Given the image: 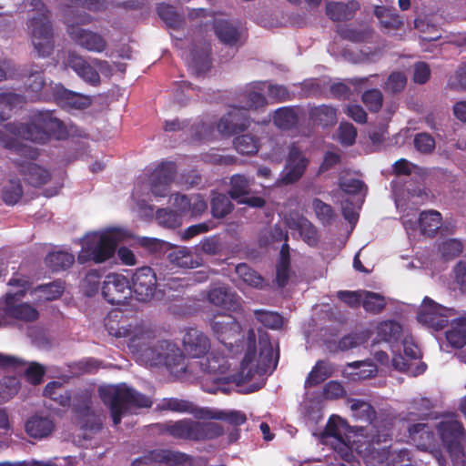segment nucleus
<instances>
[{
  "mask_svg": "<svg viewBox=\"0 0 466 466\" xmlns=\"http://www.w3.org/2000/svg\"><path fill=\"white\" fill-rule=\"evenodd\" d=\"M62 13L66 25V33L78 46L90 52L102 53L106 48V41L99 34L86 30L81 25L92 22V16L85 10L98 11L103 0H65Z\"/></svg>",
  "mask_w": 466,
  "mask_h": 466,
  "instance_id": "obj_1",
  "label": "nucleus"
},
{
  "mask_svg": "<svg viewBox=\"0 0 466 466\" xmlns=\"http://www.w3.org/2000/svg\"><path fill=\"white\" fill-rule=\"evenodd\" d=\"M4 127L22 139L39 144H45L50 138L66 140L78 130L75 124L66 125L50 110L35 112L28 123H6Z\"/></svg>",
  "mask_w": 466,
  "mask_h": 466,
  "instance_id": "obj_2",
  "label": "nucleus"
},
{
  "mask_svg": "<svg viewBox=\"0 0 466 466\" xmlns=\"http://www.w3.org/2000/svg\"><path fill=\"white\" fill-rule=\"evenodd\" d=\"M279 359V350L275 352L268 333L259 335V354L256 360V334L253 329L247 333V350L240 363L238 374L239 383L250 381L257 375L264 376L272 372Z\"/></svg>",
  "mask_w": 466,
  "mask_h": 466,
  "instance_id": "obj_3",
  "label": "nucleus"
},
{
  "mask_svg": "<svg viewBox=\"0 0 466 466\" xmlns=\"http://www.w3.org/2000/svg\"><path fill=\"white\" fill-rule=\"evenodd\" d=\"M158 431L177 440L201 441L218 438L223 435V427L212 421H197L192 419L169 420L156 424Z\"/></svg>",
  "mask_w": 466,
  "mask_h": 466,
  "instance_id": "obj_4",
  "label": "nucleus"
},
{
  "mask_svg": "<svg viewBox=\"0 0 466 466\" xmlns=\"http://www.w3.org/2000/svg\"><path fill=\"white\" fill-rule=\"evenodd\" d=\"M100 397L103 402L109 406L115 426L121 422L123 414L130 408H149L152 405L150 398L126 384L101 389Z\"/></svg>",
  "mask_w": 466,
  "mask_h": 466,
  "instance_id": "obj_5",
  "label": "nucleus"
},
{
  "mask_svg": "<svg viewBox=\"0 0 466 466\" xmlns=\"http://www.w3.org/2000/svg\"><path fill=\"white\" fill-rule=\"evenodd\" d=\"M350 410L352 417L360 422H365L372 426L374 431H371L370 436H367L365 441L364 451L368 455L374 453L380 454V451H384L385 447H380L382 443H386L390 440V429L383 426L379 430L377 413L374 407L368 401L362 400H351Z\"/></svg>",
  "mask_w": 466,
  "mask_h": 466,
  "instance_id": "obj_6",
  "label": "nucleus"
},
{
  "mask_svg": "<svg viewBox=\"0 0 466 466\" xmlns=\"http://www.w3.org/2000/svg\"><path fill=\"white\" fill-rule=\"evenodd\" d=\"M122 233L118 228H110L100 235L95 234L89 238L81 251L77 261L85 264L88 261L103 263L114 257Z\"/></svg>",
  "mask_w": 466,
  "mask_h": 466,
  "instance_id": "obj_7",
  "label": "nucleus"
},
{
  "mask_svg": "<svg viewBox=\"0 0 466 466\" xmlns=\"http://www.w3.org/2000/svg\"><path fill=\"white\" fill-rule=\"evenodd\" d=\"M105 328L108 334L116 338H127L128 346L137 350H142L146 345L141 341L145 337H149V332L137 321L130 319L121 309L111 310L104 320Z\"/></svg>",
  "mask_w": 466,
  "mask_h": 466,
  "instance_id": "obj_8",
  "label": "nucleus"
},
{
  "mask_svg": "<svg viewBox=\"0 0 466 466\" xmlns=\"http://www.w3.org/2000/svg\"><path fill=\"white\" fill-rule=\"evenodd\" d=\"M31 41L37 55L41 57L49 56L55 47L54 32L50 21L49 11L41 9L27 22Z\"/></svg>",
  "mask_w": 466,
  "mask_h": 466,
  "instance_id": "obj_9",
  "label": "nucleus"
},
{
  "mask_svg": "<svg viewBox=\"0 0 466 466\" xmlns=\"http://www.w3.org/2000/svg\"><path fill=\"white\" fill-rule=\"evenodd\" d=\"M214 336L231 353L238 351V343L242 341L240 323L229 314H217L209 319Z\"/></svg>",
  "mask_w": 466,
  "mask_h": 466,
  "instance_id": "obj_10",
  "label": "nucleus"
},
{
  "mask_svg": "<svg viewBox=\"0 0 466 466\" xmlns=\"http://www.w3.org/2000/svg\"><path fill=\"white\" fill-rule=\"evenodd\" d=\"M455 314L453 309L443 307L431 298L425 297L417 314V319L427 327L441 330L448 325L450 318Z\"/></svg>",
  "mask_w": 466,
  "mask_h": 466,
  "instance_id": "obj_11",
  "label": "nucleus"
},
{
  "mask_svg": "<svg viewBox=\"0 0 466 466\" xmlns=\"http://www.w3.org/2000/svg\"><path fill=\"white\" fill-rule=\"evenodd\" d=\"M101 293L112 305L125 304L131 298L130 281L122 274L109 273L103 282Z\"/></svg>",
  "mask_w": 466,
  "mask_h": 466,
  "instance_id": "obj_12",
  "label": "nucleus"
},
{
  "mask_svg": "<svg viewBox=\"0 0 466 466\" xmlns=\"http://www.w3.org/2000/svg\"><path fill=\"white\" fill-rule=\"evenodd\" d=\"M157 281L156 273L150 267L137 268L130 281L131 294L134 293L138 301H149L155 295Z\"/></svg>",
  "mask_w": 466,
  "mask_h": 466,
  "instance_id": "obj_13",
  "label": "nucleus"
},
{
  "mask_svg": "<svg viewBox=\"0 0 466 466\" xmlns=\"http://www.w3.org/2000/svg\"><path fill=\"white\" fill-rule=\"evenodd\" d=\"M20 300L21 299L15 298L12 292H7L4 301H0V310L5 317L18 321L28 323L37 320L39 312L36 308Z\"/></svg>",
  "mask_w": 466,
  "mask_h": 466,
  "instance_id": "obj_14",
  "label": "nucleus"
},
{
  "mask_svg": "<svg viewBox=\"0 0 466 466\" xmlns=\"http://www.w3.org/2000/svg\"><path fill=\"white\" fill-rule=\"evenodd\" d=\"M438 431L451 456L457 458L463 456L461 441L464 440L466 432L461 422L458 420L441 421L438 424Z\"/></svg>",
  "mask_w": 466,
  "mask_h": 466,
  "instance_id": "obj_15",
  "label": "nucleus"
},
{
  "mask_svg": "<svg viewBox=\"0 0 466 466\" xmlns=\"http://www.w3.org/2000/svg\"><path fill=\"white\" fill-rule=\"evenodd\" d=\"M177 175V165L173 161H162L149 177L150 191L156 198H165Z\"/></svg>",
  "mask_w": 466,
  "mask_h": 466,
  "instance_id": "obj_16",
  "label": "nucleus"
},
{
  "mask_svg": "<svg viewBox=\"0 0 466 466\" xmlns=\"http://www.w3.org/2000/svg\"><path fill=\"white\" fill-rule=\"evenodd\" d=\"M51 92L55 103L62 109L84 110L92 105L90 96L69 90L61 84L52 86Z\"/></svg>",
  "mask_w": 466,
  "mask_h": 466,
  "instance_id": "obj_17",
  "label": "nucleus"
},
{
  "mask_svg": "<svg viewBox=\"0 0 466 466\" xmlns=\"http://www.w3.org/2000/svg\"><path fill=\"white\" fill-rule=\"evenodd\" d=\"M187 461V455L170 450H154L135 459L131 466H179Z\"/></svg>",
  "mask_w": 466,
  "mask_h": 466,
  "instance_id": "obj_18",
  "label": "nucleus"
},
{
  "mask_svg": "<svg viewBox=\"0 0 466 466\" xmlns=\"http://www.w3.org/2000/svg\"><path fill=\"white\" fill-rule=\"evenodd\" d=\"M250 125V117L245 109L233 106L231 109L221 116L218 124V130L220 134L231 137L244 132Z\"/></svg>",
  "mask_w": 466,
  "mask_h": 466,
  "instance_id": "obj_19",
  "label": "nucleus"
},
{
  "mask_svg": "<svg viewBox=\"0 0 466 466\" xmlns=\"http://www.w3.org/2000/svg\"><path fill=\"white\" fill-rule=\"evenodd\" d=\"M309 160L302 156L299 147L292 145L289 148V156L279 181L283 185H290L300 179L304 175Z\"/></svg>",
  "mask_w": 466,
  "mask_h": 466,
  "instance_id": "obj_20",
  "label": "nucleus"
},
{
  "mask_svg": "<svg viewBox=\"0 0 466 466\" xmlns=\"http://www.w3.org/2000/svg\"><path fill=\"white\" fill-rule=\"evenodd\" d=\"M7 118L8 116L0 112V143L4 147L13 150L17 155L24 157L28 160H35L39 156L38 149L23 144L18 140V138H22L21 137L13 135L7 131L4 127L5 125L4 122L6 121Z\"/></svg>",
  "mask_w": 466,
  "mask_h": 466,
  "instance_id": "obj_21",
  "label": "nucleus"
},
{
  "mask_svg": "<svg viewBox=\"0 0 466 466\" xmlns=\"http://www.w3.org/2000/svg\"><path fill=\"white\" fill-rule=\"evenodd\" d=\"M207 299L210 304L230 312H239L242 308L240 298L226 286L210 288Z\"/></svg>",
  "mask_w": 466,
  "mask_h": 466,
  "instance_id": "obj_22",
  "label": "nucleus"
},
{
  "mask_svg": "<svg viewBox=\"0 0 466 466\" xmlns=\"http://www.w3.org/2000/svg\"><path fill=\"white\" fill-rule=\"evenodd\" d=\"M215 35L221 43L228 46L244 44L243 30L227 19H215L213 22Z\"/></svg>",
  "mask_w": 466,
  "mask_h": 466,
  "instance_id": "obj_23",
  "label": "nucleus"
},
{
  "mask_svg": "<svg viewBox=\"0 0 466 466\" xmlns=\"http://www.w3.org/2000/svg\"><path fill=\"white\" fill-rule=\"evenodd\" d=\"M184 350L191 358H202L210 349L209 339L197 329H188L183 338Z\"/></svg>",
  "mask_w": 466,
  "mask_h": 466,
  "instance_id": "obj_24",
  "label": "nucleus"
},
{
  "mask_svg": "<svg viewBox=\"0 0 466 466\" xmlns=\"http://www.w3.org/2000/svg\"><path fill=\"white\" fill-rule=\"evenodd\" d=\"M68 66L86 84L92 86L100 85L101 79L98 72L83 57L75 55L70 56L68 58Z\"/></svg>",
  "mask_w": 466,
  "mask_h": 466,
  "instance_id": "obj_25",
  "label": "nucleus"
},
{
  "mask_svg": "<svg viewBox=\"0 0 466 466\" xmlns=\"http://www.w3.org/2000/svg\"><path fill=\"white\" fill-rule=\"evenodd\" d=\"M360 7L357 0H350L347 3L329 2L326 5V14L332 21H348L354 17Z\"/></svg>",
  "mask_w": 466,
  "mask_h": 466,
  "instance_id": "obj_26",
  "label": "nucleus"
},
{
  "mask_svg": "<svg viewBox=\"0 0 466 466\" xmlns=\"http://www.w3.org/2000/svg\"><path fill=\"white\" fill-rule=\"evenodd\" d=\"M20 167L19 172L26 182L33 187L45 185L50 179L49 172L42 167L31 161L16 162Z\"/></svg>",
  "mask_w": 466,
  "mask_h": 466,
  "instance_id": "obj_27",
  "label": "nucleus"
},
{
  "mask_svg": "<svg viewBox=\"0 0 466 466\" xmlns=\"http://www.w3.org/2000/svg\"><path fill=\"white\" fill-rule=\"evenodd\" d=\"M409 437L416 444V446L426 451L434 445L435 434L428 423L412 424L408 428Z\"/></svg>",
  "mask_w": 466,
  "mask_h": 466,
  "instance_id": "obj_28",
  "label": "nucleus"
},
{
  "mask_svg": "<svg viewBox=\"0 0 466 466\" xmlns=\"http://www.w3.org/2000/svg\"><path fill=\"white\" fill-rule=\"evenodd\" d=\"M333 371L334 369L329 361L321 360H318L307 376L304 387L309 389L319 385L328 378L332 376Z\"/></svg>",
  "mask_w": 466,
  "mask_h": 466,
  "instance_id": "obj_29",
  "label": "nucleus"
},
{
  "mask_svg": "<svg viewBox=\"0 0 466 466\" xmlns=\"http://www.w3.org/2000/svg\"><path fill=\"white\" fill-rule=\"evenodd\" d=\"M147 331L149 332V337H145L143 339H141V341L146 343L141 351H145L146 356L152 361L160 364L162 362L160 360V356L163 355L162 353L168 354L170 351H172L176 345L166 339L157 340V343L151 344L149 341V339L151 338V331Z\"/></svg>",
  "mask_w": 466,
  "mask_h": 466,
  "instance_id": "obj_30",
  "label": "nucleus"
},
{
  "mask_svg": "<svg viewBox=\"0 0 466 466\" xmlns=\"http://www.w3.org/2000/svg\"><path fill=\"white\" fill-rule=\"evenodd\" d=\"M374 15L384 30H397L403 25V21L397 14L396 9L376 5Z\"/></svg>",
  "mask_w": 466,
  "mask_h": 466,
  "instance_id": "obj_31",
  "label": "nucleus"
},
{
  "mask_svg": "<svg viewBox=\"0 0 466 466\" xmlns=\"http://www.w3.org/2000/svg\"><path fill=\"white\" fill-rule=\"evenodd\" d=\"M442 217L437 210L422 211L419 217L420 228L422 235L434 237L441 226Z\"/></svg>",
  "mask_w": 466,
  "mask_h": 466,
  "instance_id": "obj_32",
  "label": "nucleus"
},
{
  "mask_svg": "<svg viewBox=\"0 0 466 466\" xmlns=\"http://www.w3.org/2000/svg\"><path fill=\"white\" fill-rule=\"evenodd\" d=\"M53 421L47 417L33 416L25 423V431L33 438H44L54 430Z\"/></svg>",
  "mask_w": 466,
  "mask_h": 466,
  "instance_id": "obj_33",
  "label": "nucleus"
},
{
  "mask_svg": "<svg viewBox=\"0 0 466 466\" xmlns=\"http://www.w3.org/2000/svg\"><path fill=\"white\" fill-rule=\"evenodd\" d=\"M200 369L208 374H225L229 369V363L226 357L210 353L199 361Z\"/></svg>",
  "mask_w": 466,
  "mask_h": 466,
  "instance_id": "obj_34",
  "label": "nucleus"
},
{
  "mask_svg": "<svg viewBox=\"0 0 466 466\" xmlns=\"http://www.w3.org/2000/svg\"><path fill=\"white\" fill-rule=\"evenodd\" d=\"M75 262V256L66 251L49 252L45 263L53 272H59L68 269Z\"/></svg>",
  "mask_w": 466,
  "mask_h": 466,
  "instance_id": "obj_35",
  "label": "nucleus"
},
{
  "mask_svg": "<svg viewBox=\"0 0 466 466\" xmlns=\"http://www.w3.org/2000/svg\"><path fill=\"white\" fill-rule=\"evenodd\" d=\"M402 333L400 324L395 320H384L378 324L376 334L379 340L388 343L397 342Z\"/></svg>",
  "mask_w": 466,
  "mask_h": 466,
  "instance_id": "obj_36",
  "label": "nucleus"
},
{
  "mask_svg": "<svg viewBox=\"0 0 466 466\" xmlns=\"http://www.w3.org/2000/svg\"><path fill=\"white\" fill-rule=\"evenodd\" d=\"M309 116L314 125L326 127L336 123V109L326 105L314 106L309 110Z\"/></svg>",
  "mask_w": 466,
  "mask_h": 466,
  "instance_id": "obj_37",
  "label": "nucleus"
},
{
  "mask_svg": "<svg viewBox=\"0 0 466 466\" xmlns=\"http://www.w3.org/2000/svg\"><path fill=\"white\" fill-rule=\"evenodd\" d=\"M200 418L221 420L233 426H240L247 421L246 414L240 410L212 411L208 409H200Z\"/></svg>",
  "mask_w": 466,
  "mask_h": 466,
  "instance_id": "obj_38",
  "label": "nucleus"
},
{
  "mask_svg": "<svg viewBox=\"0 0 466 466\" xmlns=\"http://www.w3.org/2000/svg\"><path fill=\"white\" fill-rule=\"evenodd\" d=\"M43 395L62 407L69 406L71 396L69 391L59 381L48 382L43 391Z\"/></svg>",
  "mask_w": 466,
  "mask_h": 466,
  "instance_id": "obj_39",
  "label": "nucleus"
},
{
  "mask_svg": "<svg viewBox=\"0 0 466 466\" xmlns=\"http://www.w3.org/2000/svg\"><path fill=\"white\" fill-rule=\"evenodd\" d=\"M24 195L21 180L17 177L9 178L2 187L1 198L5 204L14 206Z\"/></svg>",
  "mask_w": 466,
  "mask_h": 466,
  "instance_id": "obj_40",
  "label": "nucleus"
},
{
  "mask_svg": "<svg viewBox=\"0 0 466 466\" xmlns=\"http://www.w3.org/2000/svg\"><path fill=\"white\" fill-rule=\"evenodd\" d=\"M157 409L160 410L191 413L195 414L197 417H200L201 414L200 410L198 412L196 411L197 408L192 402L177 398L163 399L162 401L157 404Z\"/></svg>",
  "mask_w": 466,
  "mask_h": 466,
  "instance_id": "obj_41",
  "label": "nucleus"
},
{
  "mask_svg": "<svg viewBox=\"0 0 466 466\" xmlns=\"http://www.w3.org/2000/svg\"><path fill=\"white\" fill-rule=\"evenodd\" d=\"M446 339L456 349L466 345V316L458 318L454 321L452 329L446 332Z\"/></svg>",
  "mask_w": 466,
  "mask_h": 466,
  "instance_id": "obj_42",
  "label": "nucleus"
},
{
  "mask_svg": "<svg viewBox=\"0 0 466 466\" xmlns=\"http://www.w3.org/2000/svg\"><path fill=\"white\" fill-rule=\"evenodd\" d=\"M233 204L230 198L222 193L213 195L210 201L211 214L216 218H223L233 210Z\"/></svg>",
  "mask_w": 466,
  "mask_h": 466,
  "instance_id": "obj_43",
  "label": "nucleus"
},
{
  "mask_svg": "<svg viewBox=\"0 0 466 466\" xmlns=\"http://www.w3.org/2000/svg\"><path fill=\"white\" fill-rule=\"evenodd\" d=\"M229 198L237 202L250 192L249 180L246 176L236 174L230 177Z\"/></svg>",
  "mask_w": 466,
  "mask_h": 466,
  "instance_id": "obj_44",
  "label": "nucleus"
},
{
  "mask_svg": "<svg viewBox=\"0 0 466 466\" xmlns=\"http://www.w3.org/2000/svg\"><path fill=\"white\" fill-rule=\"evenodd\" d=\"M162 354L163 355L160 356V360H162L160 364H164L171 372L186 371L185 356L177 347L175 346L168 354Z\"/></svg>",
  "mask_w": 466,
  "mask_h": 466,
  "instance_id": "obj_45",
  "label": "nucleus"
},
{
  "mask_svg": "<svg viewBox=\"0 0 466 466\" xmlns=\"http://www.w3.org/2000/svg\"><path fill=\"white\" fill-rule=\"evenodd\" d=\"M298 123V116L294 108L284 106L277 109L274 115V124L283 130L293 128Z\"/></svg>",
  "mask_w": 466,
  "mask_h": 466,
  "instance_id": "obj_46",
  "label": "nucleus"
},
{
  "mask_svg": "<svg viewBox=\"0 0 466 466\" xmlns=\"http://www.w3.org/2000/svg\"><path fill=\"white\" fill-rule=\"evenodd\" d=\"M21 388L20 380L14 376H6L0 380V404L12 400Z\"/></svg>",
  "mask_w": 466,
  "mask_h": 466,
  "instance_id": "obj_47",
  "label": "nucleus"
},
{
  "mask_svg": "<svg viewBox=\"0 0 466 466\" xmlns=\"http://www.w3.org/2000/svg\"><path fill=\"white\" fill-rule=\"evenodd\" d=\"M25 87L28 92H31L30 99L32 100H45L46 97L42 94V90L46 87V81L43 72H35L28 76Z\"/></svg>",
  "mask_w": 466,
  "mask_h": 466,
  "instance_id": "obj_48",
  "label": "nucleus"
},
{
  "mask_svg": "<svg viewBox=\"0 0 466 466\" xmlns=\"http://www.w3.org/2000/svg\"><path fill=\"white\" fill-rule=\"evenodd\" d=\"M259 140L251 135H241L234 139V147L241 155H254L259 147Z\"/></svg>",
  "mask_w": 466,
  "mask_h": 466,
  "instance_id": "obj_49",
  "label": "nucleus"
},
{
  "mask_svg": "<svg viewBox=\"0 0 466 466\" xmlns=\"http://www.w3.org/2000/svg\"><path fill=\"white\" fill-rule=\"evenodd\" d=\"M168 258L172 264L179 268H193L198 266L193 253L186 248L171 251Z\"/></svg>",
  "mask_w": 466,
  "mask_h": 466,
  "instance_id": "obj_50",
  "label": "nucleus"
},
{
  "mask_svg": "<svg viewBox=\"0 0 466 466\" xmlns=\"http://www.w3.org/2000/svg\"><path fill=\"white\" fill-rule=\"evenodd\" d=\"M235 271L238 278L246 284L254 288H261L263 286V278L246 263L237 265Z\"/></svg>",
  "mask_w": 466,
  "mask_h": 466,
  "instance_id": "obj_51",
  "label": "nucleus"
},
{
  "mask_svg": "<svg viewBox=\"0 0 466 466\" xmlns=\"http://www.w3.org/2000/svg\"><path fill=\"white\" fill-rule=\"evenodd\" d=\"M361 305L367 312L379 314L384 309L386 301L384 297L378 293L363 291Z\"/></svg>",
  "mask_w": 466,
  "mask_h": 466,
  "instance_id": "obj_52",
  "label": "nucleus"
},
{
  "mask_svg": "<svg viewBox=\"0 0 466 466\" xmlns=\"http://www.w3.org/2000/svg\"><path fill=\"white\" fill-rule=\"evenodd\" d=\"M254 316L258 322L268 329H279L283 326V317L278 312L255 309Z\"/></svg>",
  "mask_w": 466,
  "mask_h": 466,
  "instance_id": "obj_53",
  "label": "nucleus"
},
{
  "mask_svg": "<svg viewBox=\"0 0 466 466\" xmlns=\"http://www.w3.org/2000/svg\"><path fill=\"white\" fill-rule=\"evenodd\" d=\"M241 97H243L245 105L239 106V107L245 109L248 113L250 109L257 110L268 105L266 96L256 90H246L241 94Z\"/></svg>",
  "mask_w": 466,
  "mask_h": 466,
  "instance_id": "obj_54",
  "label": "nucleus"
},
{
  "mask_svg": "<svg viewBox=\"0 0 466 466\" xmlns=\"http://www.w3.org/2000/svg\"><path fill=\"white\" fill-rule=\"evenodd\" d=\"M312 209L318 219L324 225H330L335 218V212L333 208L319 198L312 200Z\"/></svg>",
  "mask_w": 466,
  "mask_h": 466,
  "instance_id": "obj_55",
  "label": "nucleus"
},
{
  "mask_svg": "<svg viewBox=\"0 0 466 466\" xmlns=\"http://www.w3.org/2000/svg\"><path fill=\"white\" fill-rule=\"evenodd\" d=\"M81 427L85 430L91 431H98L102 428V421L100 418L95 414L92 409L86 405L78 410Z\"/></svg>",
  "mask_w": 466,
  "mask_h": 466,
  "instance_id": "obj_56",
  "label": "nucleus"
},
{
  "mask_svg": "<svg viewBox=\"0 0 466 466\" xmlns=\"http://www.w3.org/2000/svg\"><path fill=\"white\" fill-rule=\"evenodd\" d=\"M159 17L172 28H178L182 24V17L176 12L175 8L167 4L161 3L157 6Z\"/></svg>",
  "mask_w": 466,
  "mask_h": 466,
  "instance_id": "obj_57",
  "label": "nucleus"
},
{
  "mask_svg": "<svg viewBox=\"0 0 466 466\" xmlns=\"http://www.w3.org/2000/svg\"><path fill=\"white\" fill-rule=\"evenodd\" d=\"M102 272L99 269H90L86 272L83 280L84 292L87 297H93L99 290Z\"/></svg>",
  "mask_w": 466,
  "mask_h": 466,
  "instance_id": "obj_58",
  "label": "nucleus"
},
{
  "mask_svg": "<svg viewBox=\"0 0 466 466\" xmlns=\"http://www.w3.org/2000/svg\"><path fill=\"white\" fill-rule=\"evenodd\" d=\"M267 95L270 103H283L290 101L292 95L287 86L278 84H269L267 89Z\"/></svg>",
  "mask_w": 466,
  "mask_h": 466,
  "instance_id": "obj_59",
  "label": "nucleus"
},
{
  "mask_svg": "<svg viewBox=\"0 0 466 466\" xmlns=\"http://www.w3.org/2000/svg\"><path fill=\"white\" fill-rule=\"evenodd\" d=\"M7 285L18 288L19 289L12 293V295H15V298L22 299L30 289L32 281L28 276H25L20 273H14L12 278L8 280Z\"/></svg>",
  "mask_w": 466,
  "mask_h": 466,
  "instance_id": "obj_60",
  "label": "nucleus"
},
{
  "mask_svg": "<svg viewBox=\"0 0 466 466\" xmlns=\"http://www.w3.org/2000/svg\"><path fill=\"white\" fill-rule=\"evenodd\" d=\"M346 421L337 415L329 417L325 429L323 431V436L333 437L339 441H342V432L340 429L344 428Z\"/></svg>",
  "mask_w": 466,
  "mask_h": 466,
  "instance_id": "obj_61",
  "label": "nucleus"
},
{
  "mask_svg": "<svg viewBox=\"0 0 466 466\" xmlns=\"http://www.w3.org/2000/svg\"><path fill=\"white\" fill-rule=\"evenodd\" d=\"M157 219L160 225L169 228H175L181 224L180 216L171 209H158L157 211Z\"/></svg>",
  "mask_w": 466,
  "mask_h": 466,
  "instance_id": "obj_62",
  "label": "nucleus"
},
{
  "mask_svg": "<svg viewBox=\"0 0 466 466\" xmlns=\"http://www.w3.org/2000/svg\"><path fill=\"white\" fill-rule=\"evenodd\" d=\"M413 142L415 148L422 154L432 153L436 146L434 137L426 132L415 135Z\"/></svg>",
  "mask_w": 466,
  "mask_h": 466,
  "instance_id": "obj_63",
  "label": "nucleus"
},
{
  "mask_svg": "<svg viewBox=\"0 0 466 466\" xmlns=\"http://www.w3.org/2000/svg\"><path fill=\"white\" fill-rule=\"evenodd\" d=\"M362 102L371 112H378L380 110L383 102L382 93L378 89H370L363 93Z\"/></svg>",
  "mask_w": 466,
  "mask_h": 466,
  "instance_id": "obj_64",
  "label": "nucleus"
}]
</instances>
